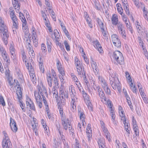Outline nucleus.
Here are the masks:
<instances>
[{
  "mask_svg": "<svg viewBox=\"0 0 148 148\" xmlns=\"http://www.w3.org/2000/svg\"><path fill=\"white\" fill-rule=\"evenodd\" d=\"M62 124L65 130H66L68 128H69V131L70 134L73 135L74 134V129L72 128L71 122L68 118L61 119Z\"/></svg>",
  "mask_w": 148,
  "mask_h": 148,
  "instance_id": "obj_1",
  "label": "nucleus"
},
{
  "mask_svg": "<svg viewBox=\"0 0 148 148\" xmlns=\"http://www.w3.org/2000/svg\"><path fill=\"white\" fill-rule=\"evenodd\" d=\"M112 41L114 45L117 47H120L121 46L120 40L116 34H113L111 36Z\"/></svg>",
  "mask_w": 148,
  "mask_h": 148,
  "instance_id": "obj_2",
  "label": "nucleus"
},
{
  "mask_svg": "<svg viewBox=\"0 0 148 148\" xmlns=\"http://www.w3.org/2000/svg\"><path fill=\"white\" fill-rule=\"evenodd\" d=\"M0 30L2 33L3 36L6 37H9V33L4 23L2 24L0 27Z\"/></svg>",
  "mask_w": 148,
  "mask_h": 148,
  "instance_id": "obj_3",
  "label": "nucleus"
},
{
  "mask_svg": "<svg viewBox=\"0 0 148 148\" xmlns=\"http://www.w3.org/2000/svg\"><path fill=\"white\" fill-rule=\"evenodd\" d=\"M16 86L18 85V86L17 88V89H16V92L18 98L19 99H21L22 97V92L21 90V88L20 87V85L19 82H17L16 83Z\"/></svg>",
  "mask_w": 148,
  "mask_h": 148,
  "instance_id": "obj_4",
  "label": "nucleus"
},
{
  "mask_svg": "<svg viewBox=\"0 0 148 148\" xmlns=\"http://www.w3.org/2000/svg\"><path fill=\"white\" fill-rule=\"evenodd\" d=\"M111 20L112 24L114 25H116L119 23L118 16L116 14H114L113 15Z\"/></svg>",
  "mask_w": 148,
  "mask_h": 148,
  "instance_id": "obj_5",
  "label": "nucleus"
},
{
  "mask_svg": "<svg viewBox=\"0 0 148 148\" xmlns=\"http://www.w3.org/2000/svg\"><path fill=\"white\" fill-rule=\"evenodd\" d=\"M92 42L95 45L99 53H101L103 51V50L101 45L100 44L98 40H96L95 41L94 40Z\"/></svg>",
  "mask_w": 148,
  "mask_h": 148,
  "instance_id": "obj_6",
  "label": "nucleus"
},
{
  "mask_svg": "<svg viewBox=\"0 0 148 148\" xmlns=\"http://www.w3.org/2000/svg\"><path fill=\"white\" fill-rule=\"evenodd\" d=\"M65 92L63 91L62 90H60V100L61 101V103L62 105H64L65 103V99L64 98V94Z\"/></svg>",
  "mask_w": 148,
  "mask_h": 148,
  "instance_id": "obj_7",
  "label": "nucleus"
},
{
  "mask_svg": "<svg viewBox=\"0 0 148 148\" xmlns=\"http://www.w3.org/2000/svg\"><path fill=\"white\" fill-rule=\"evenodd\" d=\"M53 34L54 36L55 37L56 41L58 42L59 41L60 38V36L59 32L57 29H55L54 30Z\"/></svg>",
  "mask_w": 148,
  "mask_h": 148,
  "instance_id": "obj_8",
  "label": "nucleus"
},
{
  "mask_svg": "<svg viewBox=\"0 0 148 148\" xmlns=\"http://www.w3.org/2000/svg\"><path fill=\"white\" fill-rule=\"evenodd\" d=\"M122 55V53L120 51H116L113 53V57L116 60L118 59L119 57H120V56Z\"/></svg>",
  "mask_w": 148,
  "mask_h": 148,
  "instance_id": "obj_9",
  "label": "nucleus"
},
{
  "mask_svg": "<svg viewBox=\"0 0 148 148\" xmlns=\"http://www.w3.org/2000/svg\"><path fill=\"white\" fill-rule=\"evenodd\" d=\"M53 76L54 77V79L53 80L55 86L56 87L58 88H59V84L58 83V80L56 77V75L55 73L54 72V73H53Z\"/></svg>",
  "mask_w": 148,
  "mask_h": 148,
  "instance_id": "obj_10",
  "label": "nucleus"
},
{
  "mask_svg": "<svg viewBox=\"0 0 148 148\" xmlns=\"http://www.w3.org/2000/svg\"><path fill=\"white\" fill-rule=\"evenodd\" d=\"M47 80L48 83V84L49 86L51 87L52 86V78L51 77V75L50 73H48L47 74Z\"/></svg>",
  "mask_w": 148,
  "mask_h": 148,
  "instance_id": "obj_11",
  "label": "nucleus"
},
{
  "mask_svg": "<svg viewBox=\"0 0 148 148\" xmlns=\"http://www.w3.org/2000/svg\"><path fill=\"white\" fill-rule=\"evenodd\" d=\"M116 61L118 63L120 64H124V58L123 55L120 56V57H119L117 60H116Z\"/></svg>",
  "mask_w": 148,
  "mask_h": 148,
  "instance_id": "obj_12",
  "label": "nucleus"
},
{
  "mask_svg": "<svg viewBox=\"0 0 148 148\" xmlns=\"http://www.w3.org/2000/svg\"><path fill=\"white\" fill-rule=\"evenodd\" d=\"M12 0V4L14 7L15 8L17 6L18 9L17 10H19V9H20V4L18 3V0Z\"/></svg>",
  "mask_w": 148,
  "mask_h": 148,
  "instance_id": "obj_13",
  "label": "nucleus"
},
{
  "mask_svg": "<svg viewBox=\"0 0 148 148\" xmlns=\"http://www.w3.org/2000/svg\"><path fill=\"white\" fill-rule=\"evenodd\" d=\"M30 75L32 82L34 84H35L36 83V78L35 74L33 73H30Z\"/></svg>",
  "mask_w": 148,
  "mask_h": 148,
  "instance_id": "obj_14",
  "label": "nucleus"
},
{
  "mask_svg": "<svg viewBox=\"0 0 148 148\" xmlns=\"http://www.w3.org/2000/svg\"><path fill=\"white\" fill-rule=\"evenodd\" d=\"M34 33H33V36H32V38L33 39V42L34 46L36 47L37 46L38 42V40L36 39V33L35 32V34L34 36Z\"/></svg>",
  "mask_w": 148,
  "mask_h": 148,
  "instance_id": "obj_15",
  "label": "nucleus"
},
{
  "mask_svg": "<svg viewBox=\"0 0 148 148\" xmlns=\"http://www.w3.org/2000/svg\"><path fill=\"white\" fill-rule=\"evenodd\" d=\"M98 94L100 98H101L102 99L101 101H103V100L105 101H106V97L105 96V94L103 91H102L101 92H99Z\"/></svg>",
  "mask_w": 148,
  "mask_h": 148,
  "instance_id": "obj_16",
  "label": "nucleus"
},
{
  "mask_svg": "<svg viewBox=\"0 0 148 148\" xmlns=\"http://www.w3.org/2000/svg\"><path fill=\"white\" fill-rule=\"evenodd\" d=\"M34 94L36 103L42 102V99L41 96L38 95V94H37V95H36V92H34Z\"/></svg>",
  "mask_w": 148,
  "mask_h": 148,
  "instance_id": "obj_17",
  "label": "nucleus"
},
{
  "mask_svg": "<svg viewBox=\"0 0 148 148\" xmlns=\"http://www.w3.org/2000/svg\"><path fill=\"white\" fill-rule=\"evenodd\" d=\"M94 3L95 8L97 10H100L101 8V6L99 1L98 0H95L94 1Z\"/></svg>",
  "mask_w": 148,
  "mask_h": 148,
  "instance_id": "obj_18",
  "label": "nucleus"
},
{
  "mask_svg": "<svg viewBox=\"0 0 148 148\" xmlns=\"http://www.w3.org/2000/svg\"><path fill=\"white\" fill-rule=\"evenodd\" d=\"M3 133L4 135L5 138H4V139L3 140L2 142H5V140H6L7 141H8V142L10 143V140L8 138V135L6 132L5 131H3Z\"/></svg>",
  "mask_w": 148,
  "mask_h": 148,
  "instance_id": "obj_19",
  "label": "nucleus"
},
{
  "mask_svg": "<svg viewBox=\"0 0 148 148\" xmlns=\"http://www.w3.org/2000/svg\"><path fill=\"white\" fill-rule=\"evenodd\" d=\"M39 67L41 72L42 73H44V68L43 65V63L42 62H39Z\"/></svg>",
  "mask_w": 148,
  "mask_h": 148,
  "instance_id": "obj_20",
  "label": "nucleus"
},
{
  "mask_svg": "<svg viewBox=\"0 0 148 148\" xmlns=\"http://www.w3.org/2000/svg\"><path fill=\"white\" fill-rule=\"evenodd\" d=\"M98 143L99 148H103L104 145L102 139L101 138H99L98 141Z\"/></svg>",
  "mask_w": 148,
  "mask_h": 148,
  "instance_id": "obj_21",
  "label": "nucleus"
},
{
  "mask_svg": "<svg viewBox=\"0 0 148 148\" xmlns=\"http://www.w3.org/2000/svg\"><path fill=\"white\" fill-rule=\"evenodd\" d=\"M133 126V129L136 136H138L139 135V132L138 130V127L137 125Z\"/></svg>",
  "mask_w": 148,
  "mask_h": 148,
  "instance_id": "obj_22",
  "label": "nucleus"
},
{
  "mask_svg": "<svg viewBox=\"0 0 148 148\" xmlns=\"http://www.w3.org/2000/svg\"><path fill=\"white\" fill-rule=\"evenodd\" d=\"M96 21L101 29L104 27V25L100 19L97 18Z\"/></svg>",
  "mask_w": 148,
  "mask_h": 148,
  "instance_id": "obj_23",
  "label": "nucleus"
},
{
  "mask_svg": "<svg viewBox=\"0 0 148 148\" xmlns=\"http://www.w3.org/2000/svg\"><path fill=\"white\" fill-rule=\"evenodd\" d=\"M125 76L128 82H130L132 81V79L129 73L127 72H125Z\"/></svg>",
  "mask_w": 148,
  "mask_h": 148,
  "instance_id": "obj_24",
  "label": "nucleus"
},
{
  "mask_svg": "<svg viewBox=\"0 0 148 148\" xmlns=\"http://www.w3.org/2000/svg\"><path fill=\"white\" fill-rule=\"evenodd\" d=\"M10 143L9 142H8V141H7L6 140H5L4 142H3L2 144L3 148H9V147L8 144H10Z\"/></svg>",
  "mask_w": 148,
  "mask_h": 148,
  "instance_id": "obj_25",
  "label": "nucleus"
},
{
  "mask_svg": "<svg viewBox=\"0 0 148 148\" xmlns=\"http://www.w3.org/2000/svg\"><path fill=\"white\" fill-rule=\"evenodd\" d=\"M38 90V93L36 92V95H37V94H38V95L42 96V97L43 96H44L43 94L42 93V90L40 87L38 86L37 88Z\"/></svg>",
  "mask_w": 148,
  "mask_h": 148,
  "instance_id": "obj_26",
  "label": "nucleus"
},
{
  "mask_svg": "<svg viewBox=\"0 0 148 148\" xmlns=\"http://www.w3.org/2000/svg\"><path fill=\"white\" fill-rule=\"evenodd\" d=\"M110 114L111 116L112 119L113 120V122H115V114H114V112L113 110L111 109L110 110Z\"/></svg>",
  "mask_w": 148,
  "mask_h": 148,
  "instance_id": "obj_27",
  "label": "nucleus"
},
{
  "mask_svg": "<svg viewBox=\"0 0 148 148\" xmlns=\"http://www.w3.org/2000/svg\"><path fill=\"white\" fill-rule=\"evenodd\" d=\"M20 99H19V105L20 106L22 109L23 112H25V105L23 103L22 101H20Z\"/></svg>",
  "mask_w": 148,
  "mask_h": 148,
  "instance_id": "obj_28",
  "label": "nucleus"
},
{
  "mask_svg": "<svg viewBox=\"0 0 148 148\" xmlns=\"http://www.w3.org/2000/svg\"><path fill=\"white\" fill-rule=\"evenodd\" d=\"M104 89L106 92V94L108 95H110L111 94V91L110 89L108 86L104 87Z\"/></svg>",
  "mask_w": 148,
  "mask_h": 148,
  "instance_id": "obj_29",
  "label": "nucleus"
},
{
  "mask_svg": "<svg viewBox=\"0 0 148 148\" xmlns=\"http://www.w3.org/2000/svg\"><path fill=\"white\" fill-rule=\"evenodd\" d=\"M11 130L14 132H16L18 129L17 126L16 125V124L14 125H12L10 126Z\"/></svg>",
  "mask_w": 148,
  "mask_h": 148,
  "instance_id": "obj_30",
  "label": "nucleus"
},
{
  "mask_svg": "<svg viewBox=\"0 0 148 148\" xmlns=\"http://www.w3.org/2000/svg\"><path fill=\"white\" fill-rule=\"evenodd\" d=\"M1 104L3 106L5 105V103L2 96L0 95V105Z\"/></svg>",
  "mask_w": 148,
  "mask_h": 148,
  "instance_id": "obj_31",
  "label": "nucleus"
},
{
  "mask_svg": "<svg viewBox=\"0 0 148 148\" xmlns=\"http://www.w3.org/2000/svg\"><path fill=\"white\" fill-rule=\"evenodd\" d=\"M76 67L77 69V71L78 75H81V72L83 70V69L82 68V66H80L78 67L76 66Z\"/></svg>",
  "mask_w": 148,
  "mask_h": 148,
  "instance_id": "obj_32",
  "label": "nucleus"
},
{
  "mask_svg": "<svg viewBox=\"0 0 148 148\" xmlns=\"http://www.w3.org/2000/svg\"><path fill=\"white\" fill-rule=\"evenodd\" d=\"M27 101H26V103L27 104V107L30 106L32 102L31 99L28 97L27 98Z\"/></svg>",
  "mask_w": 148,
  "mask_h": 148,
  "instance_id": "obj_33",
  "label": "nucleus"
},
{
  "mask_svg": "<svg viewBox=\"0 0 148 148\" xmlns=\"http://www.w3.org/2000/svg\"><path fill=\"white\" fill-rule=\"evenodd\" d=\"M113 80L114 83V85L115 86H116L120 84V82L117 78H114Z\"/></svg>",
  "mask_w": 148,
  "mask_h": 148,
  "instance_id": "obj_34",
  "label": "nucleus"
},
{
  "mask_svg": "<svg viewBox=\"0 0 148 148\" xmlns=\"http://www.w3.org/2000/svg\"><path fill=\"white\" fill-rule=\"evenodd\" d=\"M18 22H13L12 27L13 28V31H14V29H15L18 28Z\"/></svg>",
  "mask_w": 148,
  "mask_h": 148,
  "instance_id": "obj_35",
  "label": "nucleus"
},
{
  "mask_svg": "<svg viewBox=\"0 0 148 148\" xmlns=\"http://www.w3.org/2000/svg\"><path fill=\"white\" fill-rule=\"evenodd\" d=\"M5 53V51H3V52L2 53V55L4 60H6L9 58L8 57L7 55Z\"/></svg>",
  "mask_w": 148,
  "mask_h": 148,
  "instance_id": "obj_36",
  "label": "nucleus"
},
{
  "mask_svg": "<svg viewBox=\"0 0 148 148\" xmlns=\"http://www.w3.org/2000/svg\"><path fill=\"white\" fill-rule=\"evenodd\" d=\"M75 64L76 66L78 67L80 66H81L80 64V61L78 60L77 58H75Z\"/></svg>",
  "mask_w": 148,
  "mask_h": 148,
  "instance_id": "obj_37",
  "label": "nucleus"
},
{
  "mask_svg": "<svg viewBox=\"0 0 148 148\" xmlns=\"http://www.w3.org/2000/svg\"><path fill=\"white\" fill-rule=\"evenodd\" d=\"M57 127L58 128V132L60 134V136L61 137V138H62V140H63V137H64V135H63V132H61L60 130V127H58L57 126Z\"/></svg>",
  "mask_w": 148,
  "mask_h": 148,
  "instance_id": "obj_38",
  "label": "nucleus"
},
{
  "mask_svg": "<svg viewBox=\"0 0 148 148\" xmlns=\"http://www.w3.org/2000/svg\"><path fill=\"white\" fill-rule=\"evenodd\" d=\"M116 25L117 26L118 30L121 29L124 27L123 25L120 22H119Z\"/></svg>",
  "mask_w": 148,
  "mask_h": 148,
  "instance_id": "obj_39",
  "label": "nucleus"
},
{
  "mask_svg": "<svg viewBox=\"0 0 148 148\" xmlns=\"http://www.w3.org/2000/svg\"><path fill=\"white\" fill-rule=\"evenodd\" d=\"M57 105L58 106V107L59 110H61L63 109L62 108V106L61 105V104H62L61 103V101L60 100H58L57 101Z\"/></svg>",
  "mask_w": 148,
  "mask_h": 148,
  "instance_id": "obj_40",
  "label": "nucleus"
},
{
  "mask_svg": "<svg viewBox=\"0 0 148 148\" xmlns=\"http://www.w3.org/2000/svg\"><path fill=\"white\" fill-rule=\"evenodd\" d=\"M22 59L23 61L25 62V63H26V55L25 54V53L24 51L22 52Z\"/></svg>",
  "mask_w": 148,
  "mask_h": 148,
  "instance_id": "obj_41",
  "label": "nucleus"
},
{
  "mask_svg": "<svg viewBox=\"0 0 148 148\" xmlns=\"http://www.w3.org/2000/svg\"><path fill=\"white\" fill-rule=\"evenodd\" d=\"M124 10H125L126 14L127 15H129L130 14V12L128 7V6H125L123 8Z\"/></svg>",
  "mask_w": 148,
  "mask_h": 148,
  "instance_id": "obj_42",
  "label": "nucleus"
},
{
  "mask_svg": "<svg viewBox=\"0 0 148 148\" xmlns=\"http://www.w3.org/2000/svg\"><path fill=\"white\" fill-rule=\"evenodd\" d=\"M101 128L102 129L104 133L105 134H107L108 133H109L107 129L105 127L104 125H102V126H101Z\"/></svg>",
  "mask_w": 148,
  "mask_h": 148,
  "instance_id": "obj_43",
  "label": "nucleus"
},
{
  "mask_svg": "<svg viewBox=\"0 0 148 148\" xmlns=\"http://www.w3.org/2000/svg\"><path fill=\"white\" fill-rule=\"evenodd\" d=\"M41 49L43 52H44V54L45 53L46 54L45 52L46 51V48L45 47V45L44 44H42L41 45Z\"/></svg>",
  "mask_w": 148,
  "mask_h": 148,
  "instance_id": "obj_44",
  "label": "nucleus"
},
{
  "mask_svg": "<svg viewBox=\"0 0 148 148\" xmlns=\"http://www.w3.org/2000/svg\"><path fill=\"white\" fill-rule=\"evenodd\" d=\"M49 23L48 22H45V25L46 26L48 27L49 31V32H52V30L51 29V28L49 26Z\"/></svg>",
  "mask_w": 148,
  "mask_h": 148,
  "instance_id": "obj_45",
  "label": "nucleus"
},
{
  "mask_svg": "<svg viewBox=\"0 0 148 148\" xmlns=\"http://www.w3.org/2000/svg\"><path fill=\"white\" fill-rule=\"evenodd\" d=\"M91 64L92 67L93 69H94V68H97V66L96 62H95L94 61L92 60V62H91Z\"/></svg>",
  "mask_w": 148,
  "mask_h": 148,
  "instance_id": "obj_46",
  "label": "nucleus"
},
{
  "mask_svg": "<svg viewBox=\"0 0 148 148\" xmlns=\"http://www.w3.org/2000/svg\"><path fill=\"white\" fill-rule=\"evenodd\" d=\"M29 108H30V109L32 110H33L34 111H36V109L34 105L33 102H32L30 106H29Z\"/></svg>",
  "mask_w": 148,
  "mask_h": 148,
  "instance_id": "obj_47",
  "label": "nucleus"
},
{
  "mask_svg": "<svg viewBox=\"0 0 148 148\" xmlns=\"http://www.w3.org/2000/svg\"><path fill=\"white\" fill-rule=\"evenodd\" d=\"M92 130H89V131H86V133L88 135V138H90L92 136V133H91Z\"/></svg>",
  "mask_w": 148,
  "mask_h": 148,
  "instance_id": "obj_48",
  "label": "nucleus"
},
{
  "mask_svg": "<svg viewBox=\"0 0 148 148\" xmlns=\"http://www.w3.org/2000/svg\"><path fill=\"white\" fill-rule=\"evenodd\" d=\"M15 124H16V123L14 120L12 119L11 117H10V126H11L12 125H14Z\"/></svg>",
  "mask_w": 148,
  "mask_h": 148,
  "instance_id": "obj_49",
  "label": "nucleus"
},
{
  "mask_svg": "<svg viewBox=\"0 0 148 148\" xmlns=\"http://www.w3.org/2000/svg\"><path fill=\"white\" fill-rule=\"evenodd\" d=\"M101 32L104 37H106L107 35L106 32L104 28L101 29Z\"/></svg>",
  "mask_w": 148,
  "mask_h": 148,
  "instance_id": "obj_50",
  "label": "nucleus"
},
{
  "mask_svg": "<svg viewBox=\"0 0 148 148\" xmlns=\"http://www.w3.org/2000/svg\"><path fill=\"white\" fill-rule=\"evenodd\" d=\"M119 115L120 117L123 118L124 117H125V115L124 112L123 111L121 110L119 112Z\"/></svg>",
  "mask_w": 148,
  "mask_h": 148,
  "instance_id": "obj_51",
  "label": "nucleus"
},
{
  "mask_svg": "<svg viewBox=\"0 0 148 148\" xmlns=\"http://www.w3.org/2000/svg\"><path fill=\"white\" fill-rule=\"evenodd\" d=\"M130 88L133 92H135L136 94L137 89L135 85H134L133 87H132V88Z\"/></svg>",
  "mask_w": 148,
  "mask_h": 148,
  "instance_id": "obj_52",
  "label": "nucleus"
},
{
  "mask_svg": "<svg viewBox=\"0 0 148 148\" xmlns=\"http://www.w3.org/2000/svg\"><path fill=\"white\" fill-rule=\"evenodd\" d=\"M107 103L108 106H109L110 108L111 109H112V104L111 103V101L109 100H108L107 101Z\"/></svg>",
  "mask_w": 148,
  "mask_h": 148,
  "instance_id": "obj_53",
  "label": "nucleus"
},
{
  "mask_svg": "<svg viewBox=\"0 0 148 148\" xmlns=\"http://www.w3.org/2000/svg\"><path fill=\"white\" fill-rule=\"evenodd\" d=\"M117 10L119 13L122 15L123 12V10L122 7L117 8Z\"/></svg>",
  "mask_w": 148,
  "mask_h": 148,
  "instance_id": "obj_54",
  "label": "nucleus"
},
{
  "mask_svg": "<svg viewBox=\"0 0 148 148\" xmlns=\"http://www.w3.org/2000/svg\"><path fill=\"white\" fill-rule=\"evenodd\" d=\"M6 62V63L5 64L6 65V67L7 68L8 67V66H9L10 64V60L9 58H8V59L6 60H5Z\"/></svg>",
  "mask_w": 148,
  "mask_h": 148,
  "instance_id": "obj_55",
  "label": "nucleus"
},
{
  "mask_svg": "<svg viewBox=\"0 0 148 148\" xmlns=\"http://www.w3.org/2000/svg\"><path fill=\"white\" fill-rule=\"evenodd\" d=\"M134 3L135 5L137 7L139 8V6L138 5V0H133Z\"/></svg>",
  "mask_w": 148,
  "mask_h": 148,
  "instance_id": "obj_56",
  "label": "nucleus"
},
{
  "mask_svg": "<svg viewBox=\"0 0 148 148\" xmlns=\"http://www.w3.org/2000/svg\"><path fill=\"white\" fill-rule=\"evenodd\" d=\"M116 88H117V89L118 91H120L121 90V87L120 86V84L118 85L117 86H113V88L114 89H116Z\"/></svg>",
  "mask_w": 148,
  "mask_h": 148,
  "instance_id": "obj_57",
  "label": "nucleus"
},
{
  "mask_svg": "<svg viewBox=\"0 0 148 148\" xmlns=\"http://www.w3.org/2000/svg\"><path fill=\"white\" fill-rule=\"evenodd\" d=\"M48 43L47 42V50H48V52L49 53H50L51 51V45H49Z\"/></svg>",
  "mask_w": 148,
  "mask_h": 148,
  "instance_id": "obj_58",
  "label": "nucleus"
},
{
  "mask_svg": "<svg viewBox=\"0 0 148 148\" xmlns=\"http://www.w3.org/2000/svg\"><path fill=\"white\" fill-rule=\"evenodd\" d=\"M21 20L22 22L23 23H24V24H27V21L26 20V19L25 18V16L22 17H21Z\"/></svg>",
  "mask_w": 148,
  "mask_h": 148,
  "instance_id": "obj_59",
  "label": "nucleus"
},
{
  "mask_svg": "<svg viewBox=\"0 0 148 148\" xmlns=\"http://www.w3.org/2000/svg\"><path fill=\"white\" fill-rule=\"evenodd\" d=\"M60 67H62L61 64L59 60L57 61V67L58 69H59Z\"/></svg>",
  "mask_w": 148,
  "mask_h": 148,
  "instance_id": "obj_60",
  "label": "nucleus"
},
{
  "mask_svg": "<svg viewBox=\"0 0 148 148\" xmlns=\"http://www.w3.org/2000/svg\"><path fill=\"white\" fill-rule=\"evenodd\" d=\"M29 53L30 55L31 56H32L33 57H34L35 56V54L34 53L33 50L31 51H29Z\"/></svg>",
  "mask_w": 148,
  "mask_h": 148,
  "instance_id": "obj_61",
  "label": "nucleus"
},
{
  "mask_svg": "<svg viewBox=\"0 0 148 148\" xmlns=\"http://www.w3.org/2000/svg\"><path fill=\"white\" fill-rule=\"evenodd\" d=\"M14 48L13 47V46L11 45L10 47V52L11 53H12V54L14 53Z\"/></svg>",
  "mask_w": 148,
  "mask_h": 148,
  "instance_id": "obj_62",
  "label": "nucleus"
},
{
  "mask_svg": "<svg viewBox=\"0 0 148 148\" xmlns=\"http://www.w3.org/2000/svg\"><path fill=\"white\" fill-rule=\"evenodd\" d=\"M122 36V37L125 39H126V34L125 31L123 32H122L120 33Z\"/></svg>",
  "mask_w": 148,
  "mask_h": 148,
  "instance_id": "obj_63",
  "label": "nucleus"
},
{
  "mask_svg": "<svg viewBox=\"0 0 148 148\" xmlns=\"http://www.w3.org/2000/svg\"><path fill=\"white\" fill-rule=\"evenodd\" d=\"M147 12H143L144 13V18L146 19L148 21V15H147Z\"/></svg>",
  "mask_w": 148,
  "mask_h": 148,
  "instance_id": "obj_64",
  "label": "nucleus"
}]
</instances>
